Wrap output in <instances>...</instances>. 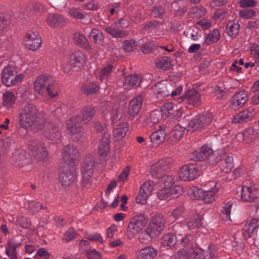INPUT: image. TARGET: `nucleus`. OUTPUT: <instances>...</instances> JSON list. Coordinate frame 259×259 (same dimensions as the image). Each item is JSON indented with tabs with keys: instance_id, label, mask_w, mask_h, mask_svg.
Returning <instances> with one entry per match:
<instances>
[{
	"instance_id": "3c124183",
	"label": "nucleus",
	"mask_w": 259,
	"mask_h": 259,
	"mask_svg": "<svg viewBox=\"0 0 259 259\" xmlns=\"http://www.w3.org/2000/svg\"><path fill=\"white\" fill-rule=\"evenodd\" d=\"M151 15L155 18H161V16L164 15L165 12V8L160 6H154L150 9Z\"/></svg>"
},
{
	"instance_id": "338daca9",
	"label": "nucleus",
	"mask_w": 259,
	"mask_h": 259,
	"mask_svg": "<svg viewBox=\"0 0 259 259\" xmlns=\"http://www.w3.org/2000/svg\"><path fill=\"white\" fill-rule=\"evenodd\" d=\"M76 234L74 229L70 228L64 234L63 240L68 242L74 239L76 237Z\"/></svg>"
},
{
	"instance_id": "052dcab7",
	"label": "nucleus",
	"mask_w": 259,
	"mask_h": 259,
	"mask_svg": "<svg viewBox=\"0 0 259 259\" xmlns=\"http://www.w3.org/2000/svg\"><path fill=\"white\" fill-rule=\"evenodd\" d=\"M232 203L231 201L227 203L223 207L222 211L221 217L224 220H228L230 219V212Z\"/></svg>"
},
{
	"instance_id": "ddd939ff",
	"label": "nucleus",
	"mask_w": 259,
	"mask_h": 259,
	"mask_svg": "<svg viewBox=\"0 0 259 259\" xmlns=\"http://www.w3.org/2000/svg\"><path fill=\"white\" fill-rule=\"evenodd\" d=\"M200 175L198 167L195 164L183 165L179 173L180 178L184 181H193Z\"/></svg>"
},
{
	"instance_id": "0eeeda50",
	"label": "nucleus",
	"mask_w": 259,
	"mask_h": 259,
	"mask_svg": "<svg viewBox=\"0 0 259 259\" xmlns=\"http://www.w3.org/2000/svg\"><path fill=\"white\" fill-rule=\"evenodd\" d=\"M15 68L11 65L5 67L2 72V80L3 83L6 87L16 85L21 82L23 78L22 74H16Z\"/></svg>"
},
{
	"instance_id": "39448f33",
	"label": "nucleus",
	"mask_w": 259,
	"mask_h": 259,
	"mask_svg": "<svg viewBox=\"0 0 259 259\" xmlns=\"http://www.w3.org/2000/svg\"><path fill=\"white\" fill-rule=\"evenodd\" d=\"M214 118L210 112H204L193 118L189 123L188 131L194 132L201 130L210 124Z\"/></svg>"
},
{
	"instance_id": "2f4dec72",
	"label": "nucleus",
	"mask_w": 259,
	"mask_h": 259,
	"mask_svg": "<svg viewBox=\"0 0 259 259\" xmlns=\"http://www.w3.org/2000/svg\"><path fill=\"white\" fill-rule=\"evenodd\" d=\"M240 27V24L238 21H229L226 26V33L230 37L235 38L239 34Z\"/></svg>"
},
{
	"instance_id": "aec40b11",
	"label": "nucleus",
	"mask_w": 259,
	"mask_h": 259,
	"mask_svg": "<svg viewBox=\"0 0 259 259\" xmlns=\"http://www.w3.org/2000/svg\"><path fill=\"white\" fill-rule=\"evenodd\" d=\"M178 242L183 247L192 249L196 244V240L193 235L190 233L184 235L178 234Z\"/></svg>"
},
{
	"instance_id": "58836bf2",
	"label": "nucleus",
	"mask_w": 259,
	"mask_h": 259,
	"mask_svg": "<svg viewBox=\"0 0 259 259\" xmlns=\"http://www.w3.org/2000/svg\"><path fill=\"white\" fill-rule=\"evenodd\" d=\"M75 120V117L73 116L66 125L67 130L71 135L79 134L81 132V127Z\"/></svg>"
},
{
	"instance_id": "864d4df0",
	"label": "nucleus",
	"mask_w": 259,
	"mask_h": 259,
	"mask_svg": "<svg viewBox=\"0 0 259 259\" xmlns=\"http://www.w3.org/2000/svg\"><path fill=\"white\" fill-rule=\"evenodd\" d=\"M154 187V182L152 181H148L144 183L140 188V191L146 195L150 196Z\"/></svg>"
},
{
	"instance_id": "f704fd0d",
	"label": "nucleus",
	"mask_w": 259,
	"mask_h": 259,
	"mask_svg": "<svg viewBox=\"0 0 259 259\" xmlns=\"http://www.w3.org/2000/svg\"><path fill=\"white\" fill-rule=\"evenodd\" d=\"M114 24V23L111 25V26L105 27L104 28V30L113 37H124L128 35V33L127 31L117 29L113 27Z\"/></svg>"
},
{
	"instance_id": "423d86ee",
	"label": "nucleus",
	"mask_w": 259,
	"mask_h": 259,
	"mask_svg": "<svg viewBox=\"0 0 259 259\" xmlns=\"http://www.w3.org/2000/svg\"><path fill=\"white\" fill-rule=\"evenodd\" d=\"M148 223V219L144 214L137 215L130 221L127 231L126 236L128 239H131L142 230Z\"/></svg>"
},
{
	"instance_id": "a19ab883",
	"label": "nucleus",
	"mask_w": 259,
	"mask_h": 259,
	"mask_svg": "<svg viewBox=\"0 0 259 259\" xmlns=\"http://www.w3.org/2000/svg\"><path fill=\"white\" fill-rule=\"evenodd\" d=\"M73 39L81 47L85 49H89L90 48L89 42L83 35L78 32H76L73 34Z\"/></svg>"
},
{
	"instance_id": "13d9d810",
	"label": "nucleus",
	"mask_w": 259,
	"mask_h": 259,
	"mask_svg": "<svg viewBox=\"0 0 259 259\" xmlns=\"http://www.w3.org/2000/svg\"><path fill=\"white\" fill-rule=\"evenodd\" d=\"M29 162L28 155L24 151L20 153L18 157L16 158V164L18 166L22 167Z\"/></svg>"
},
{
	"instance_id": "9b49d317",
	"label": "nucleus",
	"mask_w": 259,
	"mask_h": 259,
	"mask_svg": "<svg viewBox=\"0 0 259 259\" xmlns=\"http://www.w3.org/2000/svg\"><path fill=\"white\" fill-rule=\"evenodd\" d=\"M171 163L170 158H165L157 161L152 164L150 168V174L155 178H158L163 176L164 172L169 168Z\"/></svg>"
},
{
	"instance_id": "412c9836",
	"label": "nucleus",
	"mask_w": 259,
	"mask_h": 259,
	"mask_svg": "<svg viewBox=\"0 0 259 259\" xmlns=\"http://www.w3.org/2000/svg\"><path fill=\"white\" fill-rule=\"evenodd\" d=\"M47 23L52 27H62L66 24V20L59 14L49 13L47 16Z\"/></svg>"
},
{
	"instance_id": "774afa93",
	"label": "nucleus",
	"mask_w": 259,
	"mask_h": 259,
	"mask_svg": "<svg viewBox=\"0 0 259 259\" xmlns=\"http://www.w3.org/2000/svg\"><path fill=\"white\" fill-rule=\"evenodd\" d=\"M250 50L252 56L257 61L259 67V45L256 44H252L250 47Z\"/></svg>"
},
{
	"instance_id": "2eb2a0df",
	"label": "nucleus",
	"mask_w": 259,
	"mask_h": 259,
	"mask_svg": "<svg viewBox=\"0 0 259 259\" xmlns=\"http://www.w3.org/2000/svg\"><path fill=\"white\" fill-rule=\"evenodd\" d=\"M78 152L72 145H67L64 147L62 151V158L64 164L71 165L75 164V160L78 158Z\"/></svg>"
},
{
	"instance_id": "bb28decb",
	"label": "nucleus",
	"mask_w": 259,
	"mask_h": 259,
	"mask_svg": "<svg viewBox=\"0 0 259 259\" xmlns=\"http://www.w3.org/2000/svg\"><path fill=\"white\" fill-rule=\"evenodd\" d=\"M141 81V76L138 74L130 75L124 78L123 87L125 90H130L134 87L138 86Z\"/></svg>"
},
{
	"instance_id": "ea45409f",
	"label": "nucleus",
	"mask_w": 259,
	"mask_h": 259,
	"mask_svg": "<svg viewBox=\"0 0 259 259\" xmlns=\"http://www.w3.org/2000/svg\"><path fill=\"white\" fill-rule=\"evenodd\" d=\"M202 218L198 214L192 215L187 222V225L189 229L198 228L201 225Z\"/></svg>"
},
{
	"instance_id": "603ef678",
	"label": "nucleus",
	"mask_w": 259,
	"mask_h": 259,
	"mask_svg": "<svg viewBox=\"0 0 259 259\" xmlns=\"http://www.w3.org/2000/svg\"><path fill=\"white\" fill-rule=\"evenodd\" d=\"M220 37V33L218 30L215 29L209 32L207 36L205 43L210 44L217 42Z\"/></svg>"
},
{
	"instance_id": "5fc2aeb1",
	"label": "nucleus",
	"mask_w": 259,
	"mask_h": 259,
	"mask_svg": "<svg viewBox=\"0 0 259 259\" xmlns=\"http://www.w3.org/2000/svg\"><path fill=\"white\" fill-rule=\"evenodd\" d=\"M160 110L162 114L165 116L173 115L174 104L172 102L165 103L161 107Z\"/></svg>"
},
{
	"instance_id": "6e6d98bb",
	"label": "nucleus",
	"mask_w": 259,
	"mask_h": 259,
	"mask_svg": "<svg viewBox=\"0 0 259 259\" xmlns=\"http://www.w3.org/2000/svg\"><path fill=\"white\" fill-rule=\"evenodd\" d=\"M122 49L127 53L132 52L136 48V42L135 40H125L122 42Z\"/></svg>"
},
{
	"instance_id": "09e8293b",
	"label": "nucleus",
	"mask_w": 259,
	"mask_h": 259,
	"mask_svg": "<svg viewBox=\"0 0 259 259\" xmlns=\"http://www.w3.org/2000/svg\"><path fill=\"white\" fill-rule=\"evenodd\" d=\"M3 105L6 106H10L15 102L16 98L14 94L11 92L5 93L3 95Z\"/></svg>"
},
{
	"instance_id": "4d7b16f0",
	"label": "nucleus",
	"mask_w": 259,
	"mask_h": 259,
	"mask_svg": "<svg viewBox=\"0 0 259 259\" xmlns=\"http://www.w3.org/2000/svg\"><path fill=\"white\" fill-rule=\"evenodd\" d=\"M69 15L75 19H83L87 14L79 8H72L69 9Z\"/></svg>"
},
{
	"instance_id": "9d476101",
	"label": "nucleus",
	"mask_w": 259,
	"mask_h": 259,
	"mask_svg": "<svg viewBox=\"0 0 259 259\" xmlns=\"http://www.w3.org/2000/svg\"><path fill=\"white\" fill-rule=\"evenodd\" d=\"M75 179V164L63 165L60 170L59 180L62 185L68 186L71 185Z\"/></svg>"
},
{
	"instance_id": "e433bc0d",
	"label": "nucleus",
	"mask_w": 259,
	"mask_h": 259,
	"mask_svg": "<svg viewBox=\"0 0 259 259\" xmlns=\"http://www.w3.org/2000/svg\"><path fill=\"white\" fill-rule=\"evenodd\" d=\"M157 183L160 188H170L174 184L175 181L172 176L163 175L157 178Z\"/></svg>"
},
{
	"instance_id": "5701e85b",
	"label": "nucleus",
	"mask_w": 259,
	"mask_h": 259,
	"mask_svg": "<svg viewBox=\"0 0 259 259\" xmlns=\"http://www.w3.org/2000/svg\"><path fill=\"white\" fill-rule=\"evenodd\" d=\"M172 89V85L170 82L161 81L156 83L154 91L157 95L165 97L169 95Z\"/></svg>"
},
{
	"instance_id": "69168bd1",
	"label": "nucleus",
	"mask_w": 259,
	"mask_h": 259,
	"mask_svg": "<svg viewBox=\"0 0 259 259\" xmlns=\"http://www.w3.org/2000/svg\"><path fill=\"white\" fill-rule=\"evenodd\" d=\"M175 259H191L189 250L187 249H181L175 254Z\"/></svg>"
},
{
	"instance_id": "7ed1b4c3",
	"label": "nucleus",
	"mask_w": 259,
	"mask_h": 259,
	"mask_svg": "<svg viewBox=\"0 0 259 259\" xmlns=\"http://www.w3.org/2000/svg\"><path fill=\"white\" fill-rule=\"evenodd\" d=\"M86 62L85 55L80 51H76L69 57L68 63L63 65V70L65 73L78 71L83 67Z\"/></svg>"
},
{
	"instance_id": "f3484780",
	"label": "nucleus",
	"mask_w": 259,
	"mask_h": 259,
	"mask_svg": "<svg viewBox=\"0 0 259 259\" xmlns=\"http://www.w3.org/2000/svg\"><path fill=\"white\" fill-rule=\"evenodd\" d=\"M201 95L199 92L196 90L188 91L182 98L183 101L189 105L193 106H198L201 104Z\"/></svg>"
},
{
	"instance_id": "6e6552de",
	"label": "nucleus",
	"mask_w": 259,
	"mask_h": 259,
	"mask_svg": "<svg viewBox=\"0 0 259 259\" xmlns=\"http://www.w3.org/2000/svg\"><path fill=\"white\" fill-rule=\"evenodd\" d=\"M44 137L53 143L59 140L61 137V123L54 122H44L42 127Z\"/></svg>"
},
{
	"instance_id": "e2e57ef3",
	"label": "nucleus",
	"mask_w": 259,
	"mask_h": 259,
	"mask_svg": "<svg viewBox=\"0 0 259 259\" xmlns=\"http://www.w3.org/2000/svg\"><path fill=\"white\" fill-rule=\"evenodd\" d=\"M206 12V9L201 6H196L191 9L190 13L196 17H202Z\"/></svg>"
},
{
	"instance_id": "0e129e2a",
	"label": "nucleus",
	"mask_w": 259,
	"mask_h": 259,
	"mask_svg": "<svg viewBox=\"0 0 259 259\" xmlns=\"http://www.w3.org/2000/svg\"><path fill=\"white\" fill-rule=\"evenodd\" d=\"M255 14V11L253 9H243L239 13V16L244 19H250Z\"/></svg>"
},
{
	"instance_id": "473e14b6",
	"label": "nucleus",
	"mask_w": 259,
	"mask_h": 259,
	"mask_svg": "<svg viewBox=\"0 0 259 259\" xmlns=\"http://www.w3.org/2000/svg\"><path fill=\"white\" fill-rule=\"evenodd\" d=\"M171 9L177 15L182 16L187 11V4L184 0H178L171 4Z\"/></svg>"
},
{
	"instance_id": "dca6fc26",
	"label": "nucleus",
	"mask_w": 259,
	"mask_h": 259,
	"mask_svg": "<svg viewBox=\"0 0 259 259\" xmlns=\"http://www.w3.org/2000/svg\"><path fill=\"white\" fill-rule=\"evenodd\" d=\"M41 40L37 32H30L26 34L25 45L32 51L38 50L41 46Z\"/></svg>"
},
{
	"instance_id": "1a4fd4ad",
	"label": "nucleus",
	"mask_w": 259,
	"mask_h": 259,
	"mask_svg": "<svg viewBox=\"0 0 259 259\" xmlns=\"http://www.w3.org/2000/svg\"><path fill=\"white\" fill-rule=\"evenodd\" d=\"M257 190L253 184L243 183L240 194L241 199L244 202H252L259 208V197L256 196Z\"/></svg>"
},
{
	"instance_id": "37998d69",
	"label": "nucleus",
	"mask_w": 259,
	"mask_h": 259,
	"mask_svg": "<svg viewBox=\"0 0 259 259\" xmlns=\"http://www.w3.org/2000/svg\"><path fill=\"white\" fill-rule=\"evenodd\" d=\"M188 250L191 259H203L205 256V250L200 248L195 247Z\"/></svg>"
},
{
	"instance_id": "c03bdc74",
	"label": "nucleus",
	"mask_w": 259,
	"mask_h": 259,
	"mask_svg": "<svg viewBox=\"0 0 259 259\" xmlns=\"http://www.w3.org/2000/svg\"><path fill=\"white\" fill-rule=\"evenodd\" d=\"M156 64L158 67L164 70L170 68L171 65L170 60L167 57H162L157 59Z\"/></svg>"
},
{
	"instance_id": "de8ad7c7",
	"label": "nucleus",
	"mask_w": 259,
	"mask_h": 259,
	"mask_svg": "<svg viewBox=\"0 0 259 259\" xmlns=\"http://www.w3.org/2000/svg\"><path fill=\"white\" fill-rule=\"evenodd\" d=\"M244 243L241 239H237L235 237L234 240L232 242V251L235 252L237 255L241 254L243 251Z\"/></svg>"
},
{
	"instance_id": "f257e3e1",
	"label": "nucleus",
	"mask_w": 259,
	"mask_h": 259,
	"mask_svg": "<svg viewBox=\"0 0 259 259\" xmlns=\"http://www.w3.org/2000/svg\"><path fill=\"white\" fill-rule=\"evenodd\" d=\"M20 125L18 131L24 128L25 131L32 128L41 130L44 125V121L38 116V110L35 105L28 103L22 109L19 114Z\"/></svg>"
},
{
	"instance_id": "8fccbe9b",
	"label": "nucleus",
	"mask_w": 259,
	"mask_h": 259,
	"mask_svg": "<svg viewBox=\"0 0 259 259\" xmlns=\"http://www.w3.org/2000/svg\"><path fill=\"white\" fill-rule=\"evenodd\" d=\"M28 209L32 212L33 214L37 213L40 209H45L46 206L39 202L34 201H30L28 204Z\"/></svg>"
},
{
	"instance_id": "c9c22d12",
	"label": "nucleus",
	"mask_w": 259,
	"mask_h": 259,
	"mask_svg": "<svg viewBox=\"0 0 259 259\" xmlns=\"http://www.w3.org/2000/svg\"><path fill=\"white\" fill-rule=\"evenodd\" d=\"M95 113V109L93 106H86L81 110V120L88 123L92 120Z\"/></svg>"
},
{
	"instance_id": "79ce46f5",
	"label": "nucleus",
	"mask_w": 259,
	"mask_h": 259,
	"mask_svg": "<svg viewBox=\"0 0 259 259\" xmlns=\"http://www.w3.org/2000/svg\"><path fill=\"white\" fill-rule=\"evenodd\" d=\"M221 169L224 172H229L234 167V163L232 156H228L223 160L220 165Z\"/></svg>"
},
{
	"instance_id": "b1692460",
	"label": "nucleus",
	"mask_w": 259,
	"mask_h": 259,
	"mask_svg": "<svg viewBox=\"0 0 259 259\" xmlns=\"http://www.w3.org/2000/svg\"><path fill=\"white\" fill-rule=\"evenodd\" d=\"M143 101L141 96H138L130 101L128 105V113L130 115L134 117L138 115L141 109Z\"/></svg>"
},
{
	"instance_id": "bf43d9fd",
	"label": "nucleus",
	"mask_w": 259,
	"mask_h": 259,
	"mask_svg": "<svg viewBox=\"0 0 259 259\" xmlns=\"http://www.w3.org/2000/svg\"><path fill=\"white\" fill-rule=\"evenodd\" d=\"M157 196L160 200H165L171 198L170 188H160L157 193Z\"/></svg>"
},
{
	"instance_id": "4be33fe9",
	"label": "nucleus",
	"mask_w": 259,
	"mask_h": 259,
	"mask_svg": "<svg viewBox=\"0 0 259 259\" xmlns=\"http://www.w3.org/2000/svg\"><path fill=\"white\" fill-rule=\"evenodd\" d=\"M248 100L247 94L244 91L236 93L232 97L231 106L233 108H240Z\"/></svg>"
},
{
	"instance_id": "4468645a",
	"label": "nucleus",
	"mask_w": 259,
	"mask_h": 259,
	"mask_svg": "<svg viewBox=\"0 0 259 259\" xmlns=\"http://www.w3.org/2000/svg\"><path fill=\"white\" fill-rule=\"evenodd\" d=\"M165 219L161 214H157L154 215L150 222L149 228L153 236L159 235L163 230Z\"/></svg>"
},
{
	"instance_id": "4c0bfd02",
	"label": "nucleus",
	"mask_w": 259,
	"mask_h": 259,
	"mask_svg": "<svg viewBox=\"0 0 259 259\" xmlns=\"http://www.w3.org/2000/svg\"><path fill=\"white\" fill-rule=\"evenodd\" d=\"M99 90V86L96 83L92 82H87L81 87L82 92L88 96L96 94Z\"/></svg>"
},
{
	"instance_id": "20e7f679",
	"label": "nucleus",
	"mask_w": 259,
	"mask_h": 259,
	"mask_svg": "<svg viewBox=\"0 0 259 259\" xmlns=\"http://www.w3.org/2000/svg\"><path fill=\"white\" fill-rule=\"evenodd\" d=\"M95 161L93 157H86L81 166L82 181L81 186L83 189H88L91 185L90 179L94 171Z\"/></svg>"
},
{
	"instance_id": "f8f14e48",
	"label": "nucleus",
	"mask_w": 259,
	"mask_h": 259,
	"mask_svg": "<svg viewBox=\"0 0 259 259\" xmlns=\"http://www.w3.org/2000/svg\"><path fill=\"white\" fill-rule=\"evenodd\" d=\"M30 146L32 154L36 159L45 161L48 159V152L41 141L33 140L31 142Z\"/></svg>"
},
{
	"instance_id": "c756f323",
	"label": "nucleus",
	"mask_w": 259,
	"mask_h": 259,
	"mask_svg": "<svg viewBox=\"0 0 259 259\" xmlns=\"http://www.w3.org/2000/svg\"><path fill=\"white\" fill-rule=\"evenodd\" d=\"M254 115L253 110L252 111L245 110L234 116L233 122L237 123L247 122L252 120Z\"/></svg>"
},
{
	"instance_id": "cd10ccee",
	"label": "nucleus",
	"mask_w": 259,
	"mask_h": 259,
	"mask_svg": "<svg viewBox=\"0 0 259 259\" xmlns=\"http://www.w3.org/2000/svg\"><path fill=\"white\" fill-rule=\"evenodd\" d=\"M258 220L252 219L248 223H246L242 229L243 236L245 239L251 237L254 230L258 227Z\"/></svg>"
},
{
	"instance_id": "a878e982",
	"label": "nucleus",
	"mask_w": 259,
	"mask_h": 259,
	"mask_svg": "<svg viewBox=\"0 0 259 259\" xmlns=\"http://www.w3.org/2000/svg\"><path fill=\"white\" fill-rule=\"evenodd\" d=\"M185 129L180 124L175 125L169 134L168 140L169 143L174 144L178 142L184 134Z\"/></svg>"
},
{
	"instance_id": "393cba45",
	"label": "nucleus",
	"mask_w": 259,
	"mask_h": 259,
	"mask_svg": "<svg viewBox=\"0 0 259 259\" xmlns=\"http://www.w3.org/2000/svg\"><path fill=\"white\" fill-rule=\"evenodd\" d=\"M207 184L211 186V188H206L204 190L202 199L204 200L205 203H209L214 201V194L218 192V188H216L217 184L214 182L210 181Z\"/></svg>"
},
{
	"instance_id": "49530a36",
	"label": "nucleus",
	"mask_w": 259,
	"mask_h": 259,
	"mask_svg": "<svg viewBox=\"0 0 259 259\" xmlns=\"http://www.w3.org/2000/svg\"><path fill=\"white\" fill-rule=\"evenodd\" d=\"M18 245L9 241L6 247V253L11 259H17L16 248Z\"/></svg>"
},
{
	"instance_id": "a211bd4d",
	"label": "nucleus",
	"mask_w": 259,
	"mask_h": 259,
	"mask_svg": "<svg viewBox=\"0 0 259 259\" xmlns=\"http://www.w3.org/2000/svg\"><path fill=\"white\" fill-rule=\"evenodd\" d=\"M157 255V250L152 246L140 249L136 254L137 259H155Z\"/></svg>"
},
{
	"instance_id": "c85d7f7f",
	"label": "nucleus",
	"mask_w": 259,
	"mask_h": 259,
	"mask_svg": "<svg viewBox=\"0 0 259 259\" xmlns=\"http://www.w3.org/2000/svg\"><path fill=\"white\" fill-rule=\"evenodd\" d=\"M90 40L99 46H103L104 41V36L102 31L97 28H92L88 35Z\"/></svg>"
},
{
	"instance_id": "7c9ffc66",
	"label": "nucleus",
	"mask_w": 259,
	"mask_h": 259,
	"mask_svg": "<svg viewBox=\"0 0 259 259\" xmlns=\"http://www.w3.org/2000/svg\"><path fill=\"white\" fill-rule=\"evenodd\" d=\"M128 130V127L127 123H119L113 131V136L116 140H121L125 136Z\"/></svg>"
},
{
	"instance_id": "f03ea898",
	"label": "nucleus",
	"mask_w": 259,
	"mask_h": 259,
	"mask_svg": "<svg viewBox=\"0 0 259 259\" xmlns=\"http://www.w3.org/2000/svg\"><path fill=\"white\" fill-rule=\"evenodd\" d=\"M35 91L42 96L55 97L58 94L55 89V81L49 75H41L37 77L34 82Z\"/></svg>"
},
{
	"instance_id": "a18cd8bd",
	"label": "nucleus",
	"mask_w": 259,
	"mask_h": 259,
	"mask_svg": "<svg viewBox=\"0 0 259 259\" xmlns=\"http://www.w3.org/2000/svg\"><path fill=\"white\" fill-rule=\"evenodd\" d=\"M257 132L252 127H249L242 133L243 139L246 142H249L256 137Z\"/></svg>"
},
{
	"instance_id": "72a5a7b5",
	"label": "nucleus",
	"mask_w": 259,
	"mask_h": 259,
	"mask_svg": "<svg viewBox=\"0 0 259 259\" xmlns=\"http://www.w3.org/2000/svg\"><path fill=\"white\" fill-rule=\"evenodd\" d=\"M166 135L165 130L160 126L159 130L152 133L150 138L152 143H155L156 145H158L164 140Z\"/></svg>"
},
{
	"instance_id": "680f3d73",
	"label": "nucleus",
	"mask_w": 259,
	"mask_h": 259,
	"mask_svg": "<svg viewBox=\"0 0 259 259\" xmlns=\"http://www.w3.org/2000/svg\"><path fill=\"white\" fill-rule=\"evenodd\" d=\"M160 24L159 22L157 20H153L148 21L143 25V30L144 31H147L149 30H153L154 29H158Z\"/></svg>"
},
{
	"instance_id": "6ab92c4d",
	"label": "nucleus",
	"mask_w": 259,
	"mask_h": 259,
	"mask_svg": "<svg viewBox=\"0 0 259 259\" xmlns=\"http://www.w3.org/2000/svg\"><path fill=\"white\" fill-rule=\"evenodd\" d=\"M212 149L207 146H202L199 150L192 153L191 158L195 161H203L212 155Z\"/></svg>"
}]
</instances>
